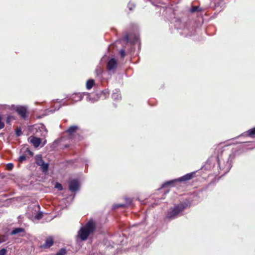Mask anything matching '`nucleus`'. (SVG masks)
Returning a JSON list of instances; mask_svg holds the SVG:
<instances>
[{"instance_id": "nucleus-9", "label": "nucleus", "mask_w": 255, "mask_h": 255, "mask_svg": "<svg viewBox=\"0 0 255 255\" xmlns=\"http://www.w3.org/2000/svg\"><path fill=\"white\" fill-rule=\"evenodd\" d=\"M117 65V62L115 58H112L110 59L107 65V69L109 70H112L115 69Z\"/></svg>"}, {"instance_id": "nucleus-3", "label": "nucleus", "mask_w": 255, "mask_h": 255, "mask_svg": "<svg viewBox=\"0 0 255 255\" xmlns=\"http://www.w3.org/2000/svg\"><path fill=\"white\" fill-rule=\"evenodd\" d=\"M195 172H193L187 173L179 178L167 181L163 184L162 187H165L168 186H174L175 183L177 182H181L189 181L195 177Z\"/></svg>"}, {"instance_id": "nucleus-6", "label": "nucleus", "mask_w": 255, "mask_h": 255, "mask_svg": "<svg viewBox=\"0 0 255 255\" xmlns=\"http://www.w3.org/2000/svg\"><path fill=\"white\" fill-rule=\"evenodd\" d=\"M54 244V239L51 236H49L45 240V242L40 247L43 249H49Z\"/></svg>"}, {"instance_id": "nucleus-17", "label": "nucleus", "mask_w": 255, "mask_h": 255, "mask_svg": "<svg viewBox=\"0 0 255 255\" xmlns=\"http://www.w3.org/2000/svg\"><path fill=\"white\" fill-rule=\"evenodd\" d=\"M13 167H14V165L13 163H9L6 164V168L8 170H10L13 168Z\"/></svg>"}, {"instance_id": "nucleus-19", "label": "nucleus", "mask_w": 255, "mask_h": 255, "mask_svg": "<svg viewBox=\"0 0 255 255\" xmlns=\"http://www.w3.org/2000/svg\"><path fill=\"white\" fill-rule=\"evenodd\" d=\"M191 12H195L199 11V7L197 6H192L190 9Z\"/></svg>"}, {"instance_id": "nucleus-27", "label": "nucleus", "mask_w": 255, "mask_h": 255, "mask_svg": "<svg viewBox=\"0 0 255 255\" xmlns=\"http://www.w3.org/2000/svg\"><path fill=\"white\" fill-rule=\"evenodd\" d=\"M11 119H12V117H10V116H8V117H7V119H6V123H7V124H8V123H10V121H11Z\"/></svg>"}, {"instance_id": "nucleus-12", "label": "nucleus", "mask_w": 255, "mask_h": 255, "mask_svg": "<svg viewBox=\"0 0 255 255\" xmlns=\"http://www.w3.org/2000/svg\"><path fill=\"white\" fill-rule=\"evenodd\" d=\"M244 134L246 136L250 137L252 138L255 137V127L251 128L244 133Z\"/></svg>"}, {"instance_id": "nucleus-1", "label": "nucleus", "mask_w": 255, "mask_h": 255, "mask_svg": "<svg viewBox=\"0 0 255 255\" xmlns=\"http://www.w3.org/2000/svg\"><path fill=\"white\" fill-rule=\"evenodd\" d=\"M96 229V222L90 219L78 232V237L81 241H86L89 236L93 234Z\"/></svg>"}, {"instance_id": "nucleus-33", "label": "nucleus", "mask_w": 255, "mask_h": 255, "mask_svg": "<svg viewBox=\"0 0 255 255\" xmlns=\"http://www.w3.org/2000/svg\"><path fill=\"white\" fill-rule=\"evenodd\" d=\"M17 242H19V241H18V238H17Z\"/></svg>"}, {"instance_id": "nucleus-24", "label": "nucleus", "mask_w": 255, "mask_h": 255, "mask_svg": "<svg viewBox=\"0 0 255 255\" xmlns=\"http://www.w3.org/2000/svg\"><path fill=\"white\" fill-rule=\"evenodd\" d=\"M6 252V250L4 249H2L0 250V255H5Z\"/></svg>"}, {"instance_id": "nucleus-7", "label": "nucleus", "mask_w": 255, "mask_h": 255, "mask_svg": "<svg viewBox=\"0 0 255 255\" xmlns=\"http://www.w3.org/2000/svg\"><path fill=\"white\" fill-rule=\"evenodd\" d=\"M79 184L77 180H72L69 184V189L72 192H75L79 189Z\"/></svg>"}, {"instance_id": "nucleus-29", "label": "nucleus", "mask_w": 255, "mask_h": 255, "mask_svg": "<svg viewBox=\"0 0 255 255\" xmlns=\"http://www.w3.org/2000/svg\"><path fill=\"white\" fill-rule=\"evenodd\" d=\"M11 234L12 235H15L16 234V228L15 229H13V230L11 232Z\"/></svg>"}, {"instance_id": "nucleus-20", "label": "nucleus", "mask_w": 255, "mask_h": 255, "mask_svg": "<svg viewBox=\"0 0 255 255\" xmlns=\"http://www.w3.org/2000/svg\"><path fill=\"white\" fill-rule=\"evenodd\" d=\"M22 134V128L20 127L18 128L17 127V136H19Z\"/></svg>"}, {"instance_id": "nucleus-16", "label": "nucleus", "mask_w": 255, "mask_h": 255, "mask_svg": "<svg viewBox=\"0 0 255 255\" xmlns=\"http://www.w3.org/2000/svg\"><path fill=\"white\" fill-rule=\"evenodd\" d=\"M66 250L64 248H62L55 255H66Z\"/></svg>"}, {"instance_id": "nucleus-18", "label": "nucleus", "mask_w": 255, "mask_h": 255, "mask_svg": "<svg viewBox=\"0 0 255 255\" xmlns=\"http://www.w3.org/2000/svg\"><path fill=\"white\" fill-rule=\"evenodd\" d=\"M55 188L58 189L60 191L63 189L62 185L58 182L56 183Z\"/></svg>"}, {"instance_id": "nucleus-28", "label": "nucleus", "mask_w": 255, "mask_h": 255, "mask_svg": "<svg viewBox=\"0 0 255 255\" xmlns=\"http://www.w3.org/2000/svg\"><path fill=\"white\" fill-rule=\"evenodd\" d=\"M117 207H125L126 205L125 204H118L117 205Z\"/></svg>"}, {"instance_id": "nucleus-14", "label": "nucleus", "mask_w": 255, "mask_h": 255, "mask_svg": "<svg viewBox=\"0 0 255 255\" xmlns=\"http://www.w3.org/2000/svg\"><path fill=\"white\" fill-rule=\"evenodd\" d=\"M82 96L80 94H74L72 95V99L75 101H79L82 99Z\"/></svg>"}, {"instance_id": "nucleus-25", "label": "nucleus", "mask_w": 255, "mask_h": 255, "mask_svg": "<svg viewBox=\"0 0 255 255\" xmlns=\"http://www.w3.org/2000/svg\"><path fill=\"white\" fill-rule=\"evenodd\" d=\"M25 158H26L25 156H21L19 158V161L20 162H22L23 160H24L25 159Z\"/></svg>"}, {"instance_id": "nucleus-32", "label": "nucleus", "mask_w": 255, "mask_h": 255, "mask_svg": "<svg viewBox=\"0 0 255 255\" xmlns=\"http://www.w3.org/2000/svg\"><path fill=\"white\" fill-rule=\"evenodd\" d=\"M29 153H30V154H32V152L31 151H29Z\"/></svg>"}, {"instance_id": "nucleus-11", "label": "nucleus", "mask_w": 255, "mask_h": 255, "mask_svg": "<svg viewBox=\"0 0 255 255\" xmlns=\"http://www.w3.org/2000/svg\"><path fill=\"white\" fill-rule=\"evenodd\" d=\"M112 98L115 101H118L121 99V95L119 90L115 89L112 94Z\"/></svg>"}, {"instance_id": "nucleus-31", "label": "nucleus", "mask_w": 255, "mask_h": 255, "mask_svg": "<svg viewBox=\"0 0 255 255\" xmlns=\"http://www.w3.org/2000/svg\"><path fill=\"white\" fill-rule=\"evenodd\" d=\"M4 241L3 240H2L0 239V244L2 243Z\"/></svg>"}, {"instance_id": "nucleus-26", "label": "nucleus", "mask_w": 255, "mask_h": 255, "mask_svg": "<svg viewBox=\"0 0 255 255\" xmlns=\"http://www.w3.org/2000/svg\"><path fill=\"white\" fill-rule=\"evenodd\" d=\"M124 39L127 41V42H128L129 41V35L127 33L125 37H124Z\"/></svg>"}, {"instance_id": "nucleus-22", "label": "nucleus", "mask_w": 255, "mask_h": 255, "mask_svg": "<svg viewBox=\"0 0 255 255\" xmlns=\"http://www.w3.org/2000/svg\"><path fill=\"white\" fill-rule=\"evenodd\" d=\"M120 54L122 57H124L126 56V53L124 49H122L120 51Z\"/></svg>"}, {"instance_id": "nucleus-4", "label": "nucleus", "mask_w": 255, "mask_h": 255, "mask_svg": "<svg viewBox=\"0 0 255 255\" xmlns=\"http://www.w3.org/2000/svg\"><path fill=\"white\" fill-rule=\"evenodd\" d=\"M17 114L22 120H28L29 113L26 106H17Z\"/></svg>"}, {"instance_id": "nucleus-2", "label": "nucleus", "mask_w": 255, "mask_h": 255, "mask_svg": "<svg viewBox=\"0 0 255 255\" xmlns=\"http://www.w3.org/2000/svg\"><path fill=\"white\" fill-rule=\"evenodd\" d=\"M187 207V204L186 203H181L175 204L173 208L170 209L167 213L166 218L172 220L175 219L182 212H183Z\"/></svg>"}, {"instance_id": "nucleus-5", "label": "nucleus", "mask_w": 255, "mask_h": 255, "mask_svg": "<svg viewBox=\"0 0 255 255\" xmlns=\"http://www.w3.org/2000/svg\"><path fill=\"white\" fill-rule=\"evenodd\" d=\"M35 163L39 166H40L43 172H46L48 169V164L45 163L42 159V155L41 154L36 155L35 157Z\"/></svg>"}, {"instance_id": "nucleus-10", "label": "nucleus", "mask_w": 255, "mask_h": 255, "mask_svg": "<svg viewBox=\"0 0 255 255\" xmlns=\"http://www.w3.org/2000/svg\"><path fill=\"white\" fill-rule=\"evenodd\" d=\"M78 129V127L77 126H72L70 127L66 130V132H67L70 138H71L73 135H74L75 133L76 132L77 130Z\"/></svg>"}, {"instance_id": "nucleus-21", "label": "nucleus", "mask_w": 255, "mask_h": 255, "mask_svg": "<svg viewBox=\"0 0 255 255\" xmlns=\"http://www.w3.org/2000/svg\"><path fill=\"white\" fill-rule=\"evenodd\" d=\"M4 124L2 121V118L0 116V129H1L2 128H4Z\"/></svg>"}, {"instance_id": "nucleus-15", "label": "nucleus", "mask_w": 255, "mask_h": 255, "mask_svg": "<svg viewBox=\"0 0 255 255\" xmlns=\"http://www.w3.org/2000/svg\"><path fill=\"white\" fill-rule=\"evenodd\" d=\"M23 236L25 235V232L24 229L21 228H17V235Z\"/></svg>"}, {"instance_id": "nucleus-23", "label": "nucleus", "mask_w": 255, "mask_h": 255, "mask_svg": "<svg viewBox=\"0 0 255 255\" xmlns=\"http://www.w3.org/2000/svg\"><path fill=\"white\" fill-rule=\"evenodd\" d=\"M42 216H43L42 213H40L37 214L36 215L35 218L37 219H40L42 218Z\"/></svg>"}, {"instance_id": "nucleus-30", "label": "nucleus", "mask_w": 255, "mask_h": 255, "mask_svg": "<svg viewBox=\"0 0 255 255\" xmlns=\"http://www.w3.org/2000/svg\"><path fill=\"white\" fill-rule=\"evenodd\" d=\"M131 202V201L130 200H129L128 205H130Z\"/></svg>"}, {"instance_id": "nucleus-8", "label": "nucleus", "mask_w": 255, "mask_h": 255, "mask_svg": "<svg viewBox=\"0 0 255 255\" xmlns=\"http://www.w3.org/2000/svg\"><path fill=\"white\" fill-rule=\"evenodd\" d=\"M29 139H30V142L33 144V145L35 147H38L41 142V138H40L39 137H37L34 136H31L29 137Z\"/></svg>"}, {"instance_id": "nucleus-13", "label": "nucleus", "mask_w": 255, "mask_h": 255, "mask_svg": "<svg viewBox=\"0 0 255 255\" xmlns=\"http://www.w3.org/2000/svg\"><path fill=\"white\" fill-rule=\"evenodd\" d=\"M95 84V81L93 79H89L87 81L86 88L87 89H91Z\"/></svg>"}]
</instances>
